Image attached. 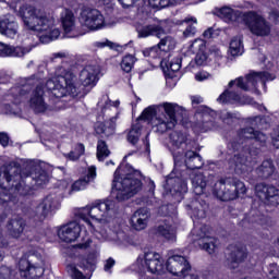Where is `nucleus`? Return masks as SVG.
Instances as JSON below:
<instances>
[{"label": "nucleus", "instance_id": "680f3d73", "mask_svg": "<svg viewBox=\"0 0 279 279\" xmlns=\"http://www.w3.org/2000/svg\"><path fill=\"white\" fill-rule=\"evenodd\" d=\"M68 271L71 274L73 279H86V277L84 276V274H82V271H80L75 266L70 265L68 266Z\"/></svg>", "mask_w": 279, "mask_h": 279}, {"label": "nucleus", "instance_id": "c85d7f7f", "mask_svg": "<svg viewBox=\"0 0 279 279\" xmlns=\"http://www.w3.org/2000/svg\"><path fill=\"white\" fill-rule=\"evenodd\" d=\"M138 38H149V36H156L157 38H162L167 35V32L160 24H149L145 26L136 27Z\"/></svg>", "mask_w": 279, "mask_h": 279}, {"label": "nucleus", "instance_id": "13d9d810", "mask_svg": "<svg viewBox=\"0 0 279 279\" xmlns=\"http://www.w3.org/2000/svg\"><path fill=\"white\" fill-rule=\"evenodd\" d=\"M12 193L9 190L0 189V205L1 204H10L12 202Z\"/></svg>", "mask_w": 279, "mask_h": 279}, {"label": "nucleus", "instance_id": "c9c22d12", "mask_svg": "<svg viewBox=\"0 0 279 279\" xmlns=\"http://www.w3.org/2000/svg\"><path fill=\"white\" fill-rule=\"evenodd\" d=\"M185 167L192 171L194 169H202L204 167V159H202L199 154L189 150L185 153Z\"/></svg>", "mask_w": 279, "mask_h": 279}, {"label": "nucleus", "instance_id": "ddd939ff", "mask_svg": "<svg viewBox=\"0 0 279 279\" xmlns=\"http://www.w3.org/2000/svg\"><path fill=\"white\" fill-rule=\"evenodd\" d=\"M199 230L201 232H197V229L192 231L193 236H196L194 238L195 243L208 254H215V251L217 250V239L210 236V227L203 226Z\"/></svg>", "mask_w": 279, "mask_h": 279}, {"label": "nucleus", "instance_id": "4c0bfd02", "mask_svg": "<svg viewBox=\"0 0 279 279\" xmlns=\"http://www.w3.org/2000/svg\"><path fill=\"white\" fill-rule=\"evenodd\" d=\"M217 14L219 19H222L226 23H234V21H239V16H241L239 11H234L230 7L221 8Z\"/></svg>", "mask_w": 279, "mask_h": 279}, {"label": "nucleus", "instance_id": "393cba45", "mask_svg": "<svg viewBox=\"0 0 279 279\" xmlns=\"http://www.w3.org/2000/svg\"><path fill=\"white\" fill-rule=\"evenodd\" d=\"M0 34L7 38H16L19 34V23L14 15H5L0 20Z\"/></svg>", "mask_w": 279, "mask_h": 279}, {"label": "nucleus", "instance_id": "9d476101", "mask_svg": "<svg viewBox=\"0 0 279 279\" xmlns=\"http://www.w3.org/2000/svg\"><path fill=\"white\" fill-rule=\"evenodd\" d=\"M242 21L254 36L265 37L271 34V24L254 11L243 13Z\"/></svg>", "mask_w": 279, "mask_h": 279}, {"label": "nucleus", "instance_id": "a878e982", "mask_svg": "<svg viewBox=\"0 0 279 279\" xmlns=\"http://www.w3.org/2000/svg\"><path fill=\"white\" fill-rule=\"evenodd\" d=\"M97 178V167L95 166H89L87 168V174L83 179H78L75 181L72 185L71 189L65 193V195H73V193H77L80 191H84L86 186H88L89 182H93Z\"/></svg>", "mask_w": 279, "mask_h": 279}, {"label": "nucleus", "instance_id": "a211bd4d", "mask_svg": "<svg viewBox=\"0 0 279 279\" xmlns=\"http://www.w3.org/2000/svg\"><path fill=\"white\" fill-rule=\"evenodd\" d=\"M29 108L36 114H40L43 112H47L48 110H51V107L45 102V89L43 86L38 85L32 93L31 99H29Z\"/></svg>", "mask_w": 279, "mask_h": 279}, {"label": "nucleus", "instance_id": "b1692460", "mask_svg": "<svg viewBox=\"0 0 279 279\" xmlns=\"http://www.w3.org/2000/svg\"><path fill=\"white\" fill-rule=\"evenodd\" d=\"M81 232L82 226L77 222H70L59 229L58 236L61 241H64V243H73V241H77Z\"/></svg>", "mask_w": 279, "mask_h": 279}, {"label": "nucleus", "instance_id": "3c124183", "mask_svg": "<svg viewBox=\"0 0 279 279\" xmlns=\"http://www.w3.org/2000/svg\"><path fill=\"white\" fill-rule=\"evenodd\" d=\"M112 106L117 108V106H119V101L112 102L110 98H108V95H104L98 101V108L101 109V112H106V110H108V108H112Z\"/></svg>", "mask_w": 279, "mask_h": 279}, {"label": "nucleus", "instance_id": "a19ab883", "mask_svg": "<svg viewBox=\"0 0 279 279\" xmlns=\"http://www.w3.org/2000/svg\"><path fill=\"white\" fill-rule=\"evenodd\" d=\"M160 110V106L154 105L149 106L144 111L137 119V123H141V121H151V125H154V121L156 120V111Z\"/></svg>", "mask_w": 279, "mask_h": 279}, {"label": "nucleus", "instance_id": "aec40b11", "mask_svg": "<svg viewBox=\"0 0 279 279\" xmlns=\"http://www.w3.org/2000/svg\"><path fill=\"white\" fill-rule=\"evenodd\" d=\"M101 70L98 65H86L80 73V82L85 88H95Z\"/></svg>", "mask_w": 279, "mask_h": 279}, {"label": "nucleus", "instance_id": "f704fd0d", "mask_svg": "<svg viewBox=\"0 0 279 279\" xmlns=\"http://www.w3.org/2000/svg\"><path fill=\"white\" fill-rule=\"evenodd\" d=\"M189 210L192 211L193 217L197 219L206 218V213H208V204L202 199H194L190 205H187Z\"/></svg>", "mask_w": 279, "mask_h": 279}, {"label": "nucleus", "instance_id": "bf43d9fd", "mask_svg": "<svg viewBox=\"0 0 279 279\" xmlns=\"http://www.w3.org/2000/svg\"><path fill=\"white\" fill-rule=\"evenodd\" d=\"M248 217L252 223H263V215H260V211L256 209H252Z\"/></svg>", "mask_w": 279, "mask_h": 279}, {"label": "nucleus", "instance_id": "1a4fd4ad", "mask_svg": "<svg viewBox=\"0 0 279 279\" xmlns=\"http://www.w3.org/2000/svg\"><path fill=\"white\" fill-rule=\"evenodd\" d=\"M274 80V76L269 74L268 72H260V73H251L247 74L245 77L240 76L235 80H232L229 82L228 86L229 88H233V86H236V88H240L241 90H254L257 95H260V92L256 87V84L260 82L265 86V82H271Z\"/></svg>", "mask_w": 279, "mask_h": 279}, {"label": "nucleus", "instance_id": "6e6552de", "mask_svg": "<svg viewBox=\"0 0 279 279\" xmlns=\"http://www.w3.org/2000/svg\"><path fill=\"white\" fill-rule=\"evenodd\" d=\"M114 208V202L112 201H105V202H96L92 206L83 207L78 210L77 216L85 221V225L83 227H86V221H106L108 217H110V210Z\"/></svg>", "mask_w": 279, "mask_h": 279}, {"label": "nucleus", "instance_id": "6e6d98bb", "mask_svg": "<svg viewBox=\"0 0 279 279\" xmlns=\"http://www.w3.org/2000/svg\"><path fill=\"white\" fill-rule=\"evenodd\" d=\"M255 134H256V131H254L253 128L242 129L239 132V138L240 141H247L250 138H254Z\"/></svg>", "mask_w": 279, "mask_h": 279}, {"label": "nucleus", "instance_id": "052dcab7", "mask_svg": "<svg viewBox=\"0 0 279 279\" xmlns=\"http://www.w3.org/2000/svg\"><path fill=\"white\" fill-rule=\"evenodd\" d=\"M268 278L269 279H279V266L276 264H270L268 266Z\"/></svg>", "mask_w": 279, "mask_h": 279}, {"label": "nucleus", "instance_id": "774afa93", "mask_svg": "<svg viewBox=\"0 0 279 279\" xmlns=\"http://www.w3.org/2000/svg\"><path fill=\"white\" fill-rule=\"evenodd\" d=\"M90 243H93V240H90V238H83L82 242L76 244V247L78 250H88V247H90Z\"/></svg>", "mask_w": 279, "mask_h": 279}, {"label": "nucleus", "instance_id": "2eb2a0df", "mask_svg": "<svg viewBox=\"0 0 279 279\" xmlns=\"http://www.w3.org/2000/svg\"><path fill=\"white\" fill-rule=\"evenodd\" d=\"M248 154L250 153L245 150H240L229 160L230 167L238 175H247L248 173H252V162L250 161V157H247Z\"/></svg>", "mask_w": 279, "mask_h": 279}, {"label": "nucleus", "instance_id": "6ab92c4d", "mask_svg": "<svg viewBox=\"0 0 279 279\" xmlns=\"http://www.w3.org/2000/svg\"><path fill=\"white\" fill-rule=\"evenodd\" d=\"M142 130L143 125H141V122L133 124L128 134V142L136 147L135 151H147V154H149V135H146L145 140L142 142V145L138 146Z\"/></svg>", "mask_w": 279, "mask_h": 279}, {"label": "nucleus", "instance_id": "09e8293b", "mask_svg": "<svg viewBox=\"0 0 279 279\" xmlns=\"http://www.w3.org/2000/svg\"><path fill=\"white\" fill-rule=\"evenodd\" d=\"M230 191H231V193H233L235 195V199L240 195H245V193H247L245 183H243V181H239V180L234 181L233 184H232V182H230Z\"/></svg>", "mask_w": 279, "mask_h": 279}, {"label": "nucleus", "instance_id": "473e14b6", "mask_svg": "<svg viewBox=\"0 0 279 279\" xmlns=\"http://www.w3.org/2000/svg\"><path fill=\"white\" fill-rule=\"evenodd\" d=\"M27 225L25 223V219L22 217H14L12 218L8 225L7 230L13 239H20L22 236L23 232L25 231V227Z\"/></svg>", "mask_w": 279, "mask_h": 279}, {"label": "nucleus", "instance_id": "a18cd8bd", "mask_svg": "<svg viewBox=\"0 0 279 279\" xmlns=\"http://www.w3.org/2000/svg\"><path fill=\"white\" fill-rule=\"evenodd\" d=\"M86 151V148L84 147V144H77L74 148V150L64 154V158L68 160H72L73 162L80 160L82 156H84V153Z\"/></svg>", "mask_w": 279, "mask_h": 279}, {"label": "nucleus", "instance_id": "c03bdc74", "mask_svg": "<svg viewBox=\"0 0 279 279\" xmlns=\"http://www.w3.org/2000/svg\"><path fill=\"white\" fill-rule=\"evenodd\" d=\"M96 156L99 162H104V160L110 156V148H108L106 141H98Z\"/></svg>", "mask_w": 279, "mask_h": 279}, {"label": "nucleus", "instance_id": "de8ad7c7", "mask_svg": "<svg viewBox=\"0 0 279 279\" xmlns=\"http://www.w3.org/2000/svg\"><path fill=\"white\" fill-rule=\"evenodd\" d=\"M230 53L231 56H242L243 54V41L241 37H234L230 43Z\"/></svg>", "mask_w": 279, "mask_h": 279}, {"label": "nucleus", "instance_id": "72a5a7b5", "mask_svg": "<svg viewBox=\"0 0 279 279\" xmlns=\"http://www.w3.org/2000/svg\"><path fill=\"white\" fill-rule=\"evenodd\" d=\"M166 184L170 189V193H180L182 195L189 190L186 181L180 179V177H174L173 172L167 177Z\"/></svg>", "mask_w": 279, "mask_h": 279}, {"label": "nucleus", "instance_id": "2f4dec72", "mask_svg": "<svg viewBox=\"0 0 279 279\" xmlns=\"http://www.w3.org/2000/svg\"><path fill=\"white\" fill-rule=\"evenodd\" d=\"M32 84H34L33 78L26 80L24 83L21 84V86H15L10 89V93L8 95V100L12 101L13 104H20L21 97L32 88Z\"/></svg>", "mask_w": 279, "mask_h": 279}, {"label": "nucleus", "instance_id": "e433bc0d", "mask_svg": "<svg viewBox=\"0 0 279 279\" xmlns=\"http://www.w3.org/2000/svg\"><path fill=\"white\" fill-rule=\"evenodd\" d=\"M256 173L258 178H263L264 180L271 178V175L276 173V165L274 163V160H264L260 166L256 168Z\"/></svg>", "mask_w": 279, "mask_h": 279}, {"label": "nucleus", "instance_id": "bb28decb", "mask_svg": "<svg viewBox=\"0 0 279 279\" xmlns=\"http://www.w3.org/2000/svg\"><path fill=\"white\" fill-rule=\"evenodd\" d=\"M61 25L66 38H76L75 34V15L73 11L65 9L61 13Z\"/></svg>", "mask_w": 279, "mask_h": 279}, {"label": "nucleus", "instance_id": "5fc2aeb1", "mask_svg": "<svg viewBox=\"0 0 279 279\" xmlns=\"http://www.w3.org/2000/svg\"><path fill=\"white\" fill-rule=\"evenodd\" d=\"M99 256V248H96L94 252L87 255V258L83 262L84 267H93L97 263Z\"/></svg>", "mask_w": 279, "mask_h": 279}, {"label": "nucleus", "instance_id": "f3484780", "mask_svg": "<svg viewBox=\"0 0 279 279\" xmlns=\"http://www.w3.org/2000/svg\"><path fill=\"white\" fill-rule=\"evenodd\" d=\"M86 230H89L96 239L99 241H117L114 234H119V231H109L106 229V226H101V221H90L86 220V226L84 227Z\"/></svg>", "mask_w": 279, "mask_h": 279}, {"label": "nucleus", "instance_id": "49530a36", "mask_svg": "<svg viewBox=\"0 0 279 279\" xmlns=\"http://www.w3.org/2000/svg\"><path fill=\"white\" fill-rule=\"evenodd\" d=\"M157 47H159L160 51H171L175 49V39H173L171 36H166L160 39Z\"/></svg>", "mask_w": 279, "mask_h": 279}, {"label": "nucleus", "instance_id": "cd10ccee", "mask_svg": "<svg viewBox=\"0 0 279 279\" xmlns=\"http://www.w3.org/2000/svg\"><path fill=\"white\" fill-rule=\"evenodd\" d=\"M229 250L231 252L229 256L231 264L229 267L230 269H236V265H239V263H243V260L247 258V248L243 244H235L230 245Z\"/></svg>", "mask_w": 279, "mask_h": 279}, {"label": "nucleus", "instance_id": "37998d69", "mask_svg": "<svg viewBox=\"0 0 279 279\" xmlns=\"http://www.w3.org/2000/svg\"><path fill=\"white\" fill-rule=\"evenodd\" d=\"M170 143L174 149H180L186 143V135L182 132L173 131L170 133Z\"/></svg>", "mask_w": 279, "mask_h": 279}, {"label": "nucleus", "instance_id": "412c9836", "mask_svg": "<svg viewBox=\"0 0 279 279\" xmlns=\"http://www.w3.org/2000/svg\"><path fill=\"white\" fill-rule=\"evenodd\" d=\"M149 219H151V213L147 208H140L134 211L130 219V226L136 232H141L147 229L149 226Z\"/></svg>", "mask_w": 279, "mask_h": 279}, {"label": "nucleus", "instance_id": "7ed1b4c3", "mask_svg": "<svg viewBox=\"0 0 279 279\" xmlns=\"http://www.w3.org/2000/svg\"><path fill=\"white\" fill-rule=\"evenodd\" d=\"M143 191V181H141V172L130 173L125 177H119V170L114 172L112 194L118 202H125L130 197H134Z\"/></svg>", "mask_w": 279, "mask_h": 279}, {"label": "nucleus", "instance_id": "79ce46f5", "mask_svg": "<svg viewBox=\"0 0 279 279\" xmlns=\"http://www.w3.org/2000/svg\"><path fill=\"white\" fill-rule=\"evenodd\" d=\"M182 23H186L187 24V27L183 32L184 38H192V36H195V34L197 33V27L193 26V24L197 25V19L193 17V16L185 17L183 21H181L180 24L182 25Z\"/></svg>", "mask_w": 279, "mask_h": 279}, {"label": "nucleus", "instance_id": "dca6fc26", "mask_svg": "<svg viewBox=\"0 0 279 279\" xmlns=\"http://www.w3.org/2000/svg\"><path fill=\"white\" fill-rule=\"evenodd\" d=\"M255 195L262 199V202H268L272 206L279 205V190L274 185H266L259 183L255 186Z\"/></svg>", "mask_w": 279, "mask_h": 279}, {"label": "nucleus", "instance_id": "58836bf2", "mask_svg": "<svg viewBox=\"0 0 279 279\" xmlns=\"http://www.w3.org/2000/svg\"><path fill=\"white\" fill-rule=\"evenodd\" d=\"M31 178L35 181L36 186H43L49 182L47 171L43 170L40 166H34V171L31 172Z\"/></svg>", "mask_w": 279, "mask_h": 279}, {"label": "nucleus", "instance_id": "7c9ffc66", "mask_svg": "<svg viewBox=\"0 0 279 279\" xmlns=\"http://www.w3.org/2000/svg\"><path fill=\"white\" fill-rule=\"evenodd\" d=\"M191 180L194 193H196V195H202V193H204V189H206V186L210 184V181L215 180V177L209 175L207 179L206 175H204V173L194 172L191 175Z\"/></svg>", "mask_w": 279, "mask_h": 279}, {"label": "nucleus", "instance_id": "8fccbe9b", "mask_svg": "<svg viewBox=\"0 0 279 279\" xmlns=\"http://www.w3.org/2000/svg\"><path fill=\"white\" fill-rule=\"evenodd\" d=\"M134 62H136V59L132 54H126L123 57L122 62H121V69L125 73H130L132 69H134Z\"/></svg>", "mask_w": 279, "mask_h": 279}, {"label": "nucleus", "instance_id": "4be33fe9", "mask_svg": "<svg viewBox=\"0 0 279 279\" xmlns=\"http://www.w3.org/2000/svg\"><path fill=\"white\" fill-rule=\"evenodd\" d=\"M219 104H236L238 106H245L254 104V99L248 96H241L232 89H226L217 99Z\"/></svg>", "mask_w": 279, "mask_h": 279}, {"label": "nucleus", "instance_id": "ea45409f", "mask_svg": "<svg viewBox=\"0 0 279 279\" xmlns=\"http://www.w3.org/2000/svg\"><path fill=\"white\" fill-rule=\"evenodd\" d=\"M157 234L163 236L167 241H175V228L169 222H163L157 227Z\"/></svg>", "mask_w": 279, "mask_h": 279}, {"label": "nucleus", "instance_id": "0e129e2a", "mask_svg": "<svg viewBox=\"0 0 279 279\" xmlns=\"http://www.w3.org/2000/svg\"><path fill=\"white\" fill-rule=\"evenodd\" d=\"M95 132L97 134H105V136H110V134H112V129H106V124L104 123H97L95 126Z\"/></svg>", "mask_w": 279, "mask_h": 279}, {"label": "nucleus", "instance_id": "20e7f679", "mask_svg": "<svg viewBox=\"0 0 279 279\" xmlns=\"http://www.w3.org/2000/svg\"><path fill=\"white\" fill-rule=\"evenodd\" d=\"M21 173L19 168L7 165L0 168V189L3 191H10L13 195H27L29 185H25L21 182Z\"/></svg>", "mask_w": 279, "mask_h": 279}, {"label": "nucleus", "instance_id": "f257e3e1", "mask_svg": "<svg viewBox=\"0 0 279 279\" xmlns=\"http://www.w3.org/2000/svg\"><path fill=\"white\" fill-rule=\"evenodd\" d=\"M19 14L27 29L41 34L39 37L41 43H51L60 37V29L53 27L56 20L44 9L24 4L20 8Z\"/></svg>", "mask_w": 279, "mask_h": 279}, {"label": "nucleus", "instance_id": "4d7b16f0", "mask_svg": "<svg viewBox=\"0 0 279 279\" xmlns=\"http://www.w3.org/2000/svg\"><path fill=\"white\" fill-rule=\"evenodd\" d=\"M0 279H15L14 270L8 266H0Z\"/></svg>", "mask_w": 279, "mask_h": 279}, {"label": "nucleus", "instance_id": "0eeeda50", "mask_svg": "<svg viewBox=\"0 0 279 279\" xmlns=\"http://www.w3.org/2000/svg\"><path fill=\"white\" fill-rule=\"evenodd\" d=\"M158 106L159 109L163 108L166 114L157 116L155 120H153V130L157 134H165L168 130H173V128H175V123H178L175 112L182 110V107L175 102H162Z\"/></svg>", "mask_w": 279, "mask_h": 279}, {"label": "nucleus", "instance_id": "4468645a", "mask_svg": "<svg viewBox=\"0 0 279 279\" xmlns=\"http://www.w3.org/2000/svg\"><path fill=\"white\" fill-rule=\"evenodd\" d=\"M80 22L87 29H92L93 32L97 29H101L104 25H106V21L104 20V15L99 10L96 9H85L81 13Z\"/></svg>", "mask_w": 279, "mask_h": 279}, {"label": "nucleus", "instance_id": "f8f14e48", "mask_svg": "<svg viewBox=\"0 0 279 279\" xmlns=\"http://www.w3.org/2000/svg\"><path fill=\"white\" fill-rule=\"evenodd\" d=\"M58 208H60V202H58V197H56L53 194H50L46 196L43 202L29 213V217L34 219V221L43 222L47 219L48 215L56 213Z\"/></svg>", "mask_w": 279, "mask_h": 279}, {"label": "nucleus", "instance_id": "423d86ee", "mask_svg": "<svg viewBox=\"0 0 279 279\" xmlns=\"http://www.w3.org/2000/svg\"><path fill=\"white\" fill-rule=\"evenodd\" d=\"M20 276L26 279H38L45 275V262L40 255L25 254L19 262Z\"/></svg>", "mask_w": 279, "mask_h": 279}, {"label": "nucleus", "instance_id": "603ef678", "mask_svg": "<svg viewBox=\"0 0 279 279\" xmlns=\"http://www.w3.org/2000/svg\"><path fill=\"white\" fill-rule=\"evenodd\" d=\"M173 1L174 0H148V5L155 10H162L169 8V5H173Z\"/></svg>", "mask_w": 279, "mask_h": 279}, {"label": "nucleus", "instance_id": "e2e57ef3", "mask_svg": "<svg viewBox=\"0 0 279 279\" xmlns=\"http://www.w3.org/2000/svg\"><path fill=\"white\" fill-rule=\"evenodd\" d=\"M180 69H182V59L180 58L174 59L168 65V70L172 71V73H178Z\"/></svg>", "mask_w": 279, "mask_h": 279}, {"label": "nucleus", "instance_id": "f03ea898", "mask_svg": "<svg viewBox=\"0 0 279 279\" xmlns=\"http://www.w3.org/2000/svg\"><path fill=\"white\" fill-rule=\"evenodd\" d=\"M76 80L73 72L60 66L56 71V76L46 82V88L50 90L57 99L66 97L68 95H70V97H77L80 89L75 85Z\"/></svg>", "mask_w": 279, "mask_h": 279}, {"label": "nucleus", "instance_id": "39448f33", "mask_svg": "<svg viewBox=\"0 0 279 279\" xmlns=\"http://www.w3.org/2000/svg\"><path fill=\"white\" fill-rule=\"evenodd\" d=\"M165 265V259L160 253L149 251L137 257L136 262L133 264V269L140 274L148 271L149 274H156L157 276H160L166 274Z\"/></svg>", "mask_w": 279, "mask_h": 279}, {"label": "nucleus", "instance_id": "c756f323", "mask_svg": "<svg viewBox=\"0 0 279 279\" xmlns=\"http://www.w3.org/2000/svg\"><path fill=\"white\" fill-rule=\"evenodd\" d=\"M32 51V47H12L8 44L0 43V57L1 58H23L26 53Z\"/></svg>", "mask_w": 279, "mask_h": 279}, {"label": "nucleus", "instance_id": "338daca9", "mask_svg": "<svg viewBox=\"0 0 279 279\" xmlns=\"http://www.w3.org/2000/svg\"><path fill=\"white\" fill-rule=\"evenodd\" d=\"M204 47H205V44H204V41L202 40V39H195L192 44H191V46H190V48L192 49V51H202V49H204Z\"/></svg>", "mask_w": 279, "mask_h": 279}, {"label": "nucleus", "instance_id": "69168bd1", "mask_svg": "<svg viewBox=\"0 0 279 279\" xmlns=\"http://www.w3.org/2000/svg\"><path fill=\"white\" fill-rule=\"evenodd\" d=\"M221 119L225 123H228L230 124L231 122L234 121V119H239V116L236 113H232V112H228V111H225L222 112L221 114Z\"/></svg>", "mask_w": 279, "mask_h": 279}, {"label": "nucleus", "instance_id": "864d4df0", "mask_svg": "<svg viewBox=\"0 0 279 279\" xmlns=\"http://www.w3.org/2000/svg\"><path fill=\"white\" fill-rule=\"evenodd\" d=\"M160 48L158 46H154L150 48H146L143 50V56L145 58H153L154 60H156V58H160Z\"/></svg>", "mask_w": 279, "mask_h": 279}, {"label": "nucleus", "instance_id": "5701e85b", "mask_svg": "<svg viewBox=\"0 0 279 279\" xmlns=\"http://www.w3.org/2000/svg\"><path fill=\"white\" fill-rule=\"evenodd\" d=\"M214 195L221 202H232L236 199V194L230 190V179H219L213 190Z\"/></svg>", "mask_w": 279, "mask_h": 279}, {"label": "nucleus", "instance_id": "9b49d317", "mask_svg": "<svg viewBox=\"0 0 279 279\" xmlns=\"http://www.w3.org/2000/svg\"><path fill=\"white\" fill-rule=\"evenodd\" d=\"M165 267L166 271L181 279H186V276H195L189 259L178 253H173L168 257Z\"/></svg>", "mask_w": 279, "mask_h": 279}]
</instances>
